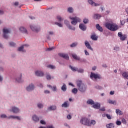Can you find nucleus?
I'll use <instances>...</instances> for the list:
<instances>
[{"label":"nucleus","mask_w":128,"mask_h":128,"mask_svg":"<svg viewBox=\"0 0 128 128\" xmlns=\"http://www.w3.org/2000/svg\"><path fill=\"white\" fill-rule=\"evenodd\" d=\"M36 74L37 76H44V74L42 71H37L36 72Z\"/></svg>","instance_id":"obj_13"},{"label":"nucleus","mask_w":128,"mask_h":128,"mask_svg":"<svg viewBox=\"0 0 128 128\" xmlns=\"http://www.w3.org/2000/svg\"><path fill=\"white\" fill-rule=\"evenodd\" d=\"M122 76L124 78H126V80H128V72H124Z\"/></svg>","instance_id":"obj_25"},{"label":"nucleus","mask_w":128,"mask_h":128,"mask_svg":"<svg viewBox=\"0 0 128 128\" xmlns=\"http://www.w3.org/2000/svg\"><path fill=\"white\" fill-rule=\"evenodd\" d=\"M108 104H114V105H116V101H112V100H108Z\"/></svg>","instance_id":"obj_27"},{"label":"nucleus","mask_w":128,"mask_h":128,"mask_svg":"<svg viewBox=\"0 0 128 128\" xmlns=\"http://www.w3.org/2000/svg\"><path fill=\"white\" fill-rule=\"evenodd\" d=\"M31 29L33 32H38L40 30V29H38L36 27H34V26H30Z\"/></svg>","instance_id":"obj_18"},{"label":"nucleus","mask_w":128,"mask_h":128,"mask_svg":"<svg viewBox=\"0 0 128 128\" xmlns=\"http://www.w3.org/2000/svg\"><path fill=\"white\" fill-rule=\"evenodd\" d=\"M12 112L14 114H18L20 112V109L16 107H13L12 108Z\"/></svg>","instance_id":"obj_11"},{"label":"nucleus","mask_w":128,"mask_h":128,"mask_svg":"<svg viewBox=\"0 0 128 128\" xmlns=\"http://www.w3.org/2000/svg\"><path fill=\"white\" fill-rule=\"evenodd\" d=\"M4 32V38L6 40L8 38V34H10V31L8 29L4 28L3 30Z\"/></svg>","instance_id":"obj_5"},{"label":"nucleus","mask_w":128,"mask_h":128,"mask_svg":"<svg viewBox=\"0 0 128 128\" xmlns=\"http://www.w3.org/2000/svg\"><path fill=\"white\" fill-rule=\"evenodd\" d=\"M68 102H65L62 105V108H68L70 104H68Z\"/></svg>","instance_id":"obj_29"},{"label":"nucleus","mask_w":128,"mask_h":128,"mask_svg":"<svg viewBox=\"0 0 128 128\" xmlns=\"http://www.w3.org/2000/svg\"><path fill=\"white\" fill-rule=\"evenodd\" d=\"M56 110V106H52L48 108V110Z\"/></svg>","instance_id":"obj_32"},{"label":"nucleus","mask_w":128,"mask_h":128,"mask_svg":"<svg viewBox=\"0 0 128 128\" xmlns=\"http://www.w3.org/2000/svg\"><path fill=\"white\" fill-rule=\"evenodd\" d=\"M34 90V84H30L26 88L28 92H32V90Z\"/></svg>","instance_id":"obj_9"},{"label":"nucleus","mask_w":128,"mask_h":128,"mask_svg":"<svg viewBox=\"0 0 128 128\" xmlns=\"http://www.w3.org/2000/svg\"><path fill=\"white\" fill-rule=\"evenodd\" d=\"M98 38L96 36V34L92 35L91 36V38L92 40H98Z\"/></svg>","instance_id":"obj_26"},{"label":"nucleus","mask_w":128,"mask_h":128,"mask_svg":"<svg viewBox=\"0 0 128 128\" xmlns=\"http://www.w3.org/2000/svg\"><path fill=\"white\" fill-rule=\"evenodd\" d=\"M88 3L90 4H91V6H99L100 4H96V3H94V1L92 0H90L88 1Z\"/></svg>","instance_id":"obj_12"},{"label":"nucleus","mask_w":128,"mask_h":128,"mask_svg":"<svg viewBox=\"0 0 128 128\" xmlns=\"http://www.w3.org/2000/svg\"><path fill=\"white\" fill-rule=\"evenodd\" d=\"M40 124H46V122L44 121V120H41L40 121Z\"/></svg>","instance_id":"obj_55"},{"label":"nucleus","mask_w":128,"mask_h":128,"mask_svg":"<svg viewBox=\"0 0 128 128\" xmlns=\"http://www.w3.org/2000/svg\"><path fill=\"white\" fill-rule=\"evenodd\" d=\"M0 14H4V11L0 10Z\"/></svg>","instance_id":"obj_63"},{"label":"nucleus","mask_w":128,"mask_h":128,"mask_svg":"<svg viewBox=\"0 0 128 128\" xmlns=\"http://www.w3.org/2000/svg\"><path fill=\"white\" fill-rule=\"evenodd\" d=\"M120 22H121L122 26H124V24H126V22H124V20L121 21Z\"/></svg>","instance_id":"obj_53"},{"label":"nucleus","mask_w":128,"mask_h":128,"mask_svg":"<svg viewBox=\"0 0 128 128\" xmlns=\"http://www.w3.org/2000/svg\"><path fill=\"white\" fill-rule=\"evenodd\" d=\"M38 106L39 108H44V105L41 104H38Z\"/></svg>","instance_id":"obj_43"},{"label":"nucleus","mask_w":128,"mask_h":128,"mask_svg":"<svg viewBox=\"0 0 128 128\" xmlns=\"http://www.w3.org/2000/svg\"><path fill=\"white\" fill-rule=\"evenodd\" d=\"M77 86L81 92H86V86L82 83V80L77 81Z\"/></svg>","instance_id":"obj_3"},{"label":"nucleus","mask_w":128,"mask_h":128,"mask_svg":"<svg viewBox=\"0 0 128 128\" xmlns=\"http://www.w3.org/2000/svg\"><path fill=\"white\" fill-rule=\"evenodd\" d=\"M68 12H70V14H72L74 12V9L72 8H68Z\"/></svg>","instance_id":"obj_39"},{"label":"nucleus","mask_w":128,"mask_h":128,"mask_svg":"<svg viewBox=\"0 0 128 128\" xmlns=\"http://www.w3.org/2000/svg\"><path fill=\"white\" fill-rule=\"evenodd\" d=\"M93 108L96 110H100V104L99 103L94 104L93 106Z\"/></svg>","instance_id":"obj_16"},{"label":"nucleus","mask_w":128,"mask_h":128,"mask_svg":"<svg viewBox=\"0 0 128 128\" xmlns=\"http://www.w3.org/2000/svg\"><path fill=\"white\" fill-rule=\"evenodd\" d=\"M68 24H69L68 21L65 20V24H66V26H68L70 30H76V28H72V26H68Z\"/></svg>","instance_id":"obj_17"},{"label":"nucleus","mask_w":128,"mask_h":128,"mask_svg":"<svg viewBox=\"0 0 128 128\" xmlns=\"http://www.w3.org/2000/svg\"><path fill=\"white\" fill-rule=\"evenodd\" d=\"M30 46L25 44L23 46H22L21 47L19 48L18 49V52H24V46Z\"/></svg>","instance_id":"obj_21"},{"label":"nucleus","mask_w":128,"mask_h":128,"mask_svg":"<svg viewBox=\"0 0 128 128\" xmlns=\"http://www.w3.org/2000/svg\"><path fill=\"white\" fill-rule=\"evenodd\" d=\"M20 30L22 32H23L24 34H28V30L24 27H21L20 28Z\"/></svg>","instance_id":"obj_20"},{"label":"nucleus","mask_w":128,"mask_h":128,"mask_svg":"<svg viewBox=\"0 0 128 128\" xmlns=\"http://www.w3.org/2000/svg\"><path fill=\"white\" fill-rule=\"evenodd\" d=\"M106 26L111 32H116L120 28L118 26L114 24L107 23L106 24Z\"/></svg>","instance_id":"obj_2"},{"label":"nucleus","mask_w":128,"mask_h":128,"mask_svg":"<svg viewBox=\"0 0 128 128\" xmlns=\"http://www.w3.org/2000/svg\"><path fill=\"white\" fill-rule=\"evenodd\" d=\"M2 77L1 76H0V82H2Z\"/></svg>","instance_id":"obj_64"},{"label":"nucleus","mask_w":128,"mask_h":128,"mask_svg":"<svg viewBox=\"0 0 128 128\" xmlns=\"http://www.w3.org/2000/svg\"><path fill=\"white\" fill-rule=\"evenodd\" d=\"M67 118L68 120H72V116L70 115H68V116H67Z\"/></svg>","instance_id":"obj_52"},{"label":"nucleus","mask_w":128,"mask_h":128,"mask_svg":"<svg viewBox=\"0 0 128 128\" xmlns=\"http://www.w3.org/2000/svg\"><path fill=\"white\" fill-rule=\"evenodd\" d=\"M96 88H97V90H102V87L100 86H96Z\"/></svg>","instance_id":"obj_58"},{"label":"nucleus","mask_w":128,"mask_h":128,"mask_svg":"<svg viewBox=\"0 0 128 128\" xmlns=\"http://www.w3.org/2000/svg\"><path fill=\"white\" fill-rule=\"evenodd\" d=\"M49 34H50V36H53L54 32H49Z\"/></svg>","instance_id":"obj_61"},{"label":"nucleus","mask_w":128,"mask_h":128,"mask_svg":"<svg viewBox=\"0 0 128 128\" xmlns=\"http://www.w3.org/2000/svg\"><path fill=\"white\" fill-rule=\"evenodd\" d=\"M100 110L101 112H106V108H102L101 109H100Z\"/></svg>","instance_id":"obj_51"},{"label":"nucleus","mask_w":128,"mask_h":128,"mask_svg":"<svg viewBox=\"0 0 128 128\" xmlns=\"http://www.w3.org/2000/svg\"><path fill=\"white\" fill-rule=\"evenodd\" d=\"M116 124L117 126H122V122L120 121H117Z\"/></svg>","instance_id":"obj_48"},{"label":"nucleus","mask_w":128,"mask_h":128,"mask_svg":"<svg viewBox=\"0 0 128 128\" xmlns=\"http://www.w3.org/2000/svg\"><path fill=\"white\" fill-rule=\"evenodd\" d=\"M33 120H34V122H40V118L36 116H34Z\"/></svg>","instance_id":"obj_23"},{"label":"nucleus","mask_w":128,"mask_h":128,"mask_svg":"<svg viewBox=\"0 0 128 128\" xmlns=\"http://www.w3.org/2000/svg\"><path fill=\"white\" fill-rule=\"evenodd\" d=\"M8 120L13 119V120H20V117L18 116H10L8 118Z\"/></svg>","instance_id":"obj_10"},{"label":"nucleus","mask_w":128,"mask_h":128,"mask_svg":"<svg viewBox=\"0 0 128 128\" xmlns=\"http://www.w3.org/2000/svg\"><path fill=\"white\" fill-rule=\"evenodd\" d=\"M72 57L74 60H80V58L76 54H73Z\"/></svg>","instance_id":"obj_30"},{"label":"nucleus","mask_w":128,"mask_h":128,"mask_svg":"<svg viewBox=\"0 0 128 128\" xmlns=\"http://www.w3.org/2000/svg\"><path fill=\"white\" fill-rule=\"evenodd\" d=\"M116 114H120V116H122L123 114L122 112L118 109L116 110Z\"/></svg>","instance_id":"obj_31"},{"label":"nucleus","mask_w":128,"mask_h":128,"mask_svg":"<svg viewBox=\"0 0 128 128\" xmlns=\"http://www.w3.org/2000/svg\"><path fill=\"white\" fill-rule=\"evenodd\" d=\"M50 92L48 90H46L45 91V94H50Z\"/></svg>","instance_id":"obj_62"},{"label":"nucleus","mask_w":128,"mask_h":128,"mask_svg":"<svg viewBox=\"0 0 128 128\" xmlns=\"http://www.w3.org/2000/svg\"><path fill=\"white\" fill-rule=\"evenodd\" d=\"M81 124L84 126H94L96 122L95 120H92L91 122L89 121L88 118H83L80 120Z\"/></svg>","instance_id":"obj_1"},{"label":"nucleus","mask_w":128,"mask_h":128,"mask_svg":"<svg viewBox=\"0 0 128 128\" xmlns=\"http://www.w3.org/2000/svg\"><path fill=\"white\" fill-rule=\"evenodd\" d=\"M100 18H102V16L98 14H94L93 16V18H94V20H100Z\"/></svg>","instance_id":"obj_19"},{"label":"nucleus","mask_w":128,"mask_h":128,"mask_svg":"<svg viewBox=\"0 0 128 128\" xmlns=\"http://www.w3.org/2000/svg\"><path fill=\"white\" fill-rule=\"evenodd\" d=\"M59 56L61 58H65V60H70V57L68 56V55L66 54H60Z\"/></svg>","instance_id":"obj_8"},{"label":"nucleus","mask_w":128,"mask_h":128,"mask_svg":"<svg viewBox=\"0 0 128 128\" xmlns=\"http://www.w3.org/2000/svg\"><path fill=\"white\" fill-rule=\"evenodd\" d=\"M86 46L87 47L88 50H94V49L92 48V46H90V42H88V41H86L85 42Z\"/></svg>","instance_id":"obj_15"},{"label":"nucleus","mask_w":128,"mask_h":128,"mask_svg":"<svg viewBox=\"0 0 128 128\" xmlns=\"http://www.w3.org/2000/svg\"><path fill=\"white\" fill-rule=\"evenodd\" d=\"M78 46V43H73L70 45L71 48H76Z\"/></svg>","instance_id":"obj_41"},{"label":"nucleus","mask_w":128,"mask_h":128,"mask_svg":"<svg viewBox=\"0 0 128 128\" xmlns=\"http://www.w3.org/2000/svg\"><path fill=\"white\" fill-rule=\"evenodd\" d=\"M70 68H71L72 72H78V68L76 67H72V66H70Z\"/></svg>","instance_id":"obj_35"},{"label":"nucleus","mask_w":128,"mask_h":128,"mask_svg":"<svg viewBox=\"0 0 128 128\" xmlns=\"http://www.w3.org/2000/svg\"><path fill=\"white\" fill-rule=\"evenodd\" d=\"M19 4L18 2H16L14 4V6H18Z\"/></svg>","instance_id":"obj_60"},{"label":"nucleus","mask_w":128,"mask_h":128,"mask_svg":"<svg viewBox=\"0 0 128 128\" xmlns=\"http://www.w3.org/2000/svg\"><path fill=\"white\" fill-rule=\"evenodd\" d=\"M80 28L82 30H83V32H86V26L84 24H80Z\"/></svg>","instance_id":"obj_14"},{"label":"nucleus","mask_w":128,"mask_h":128,"mask_svg":"<svg viewBox=\"0 0 128 128\" xmlns=\"http://www.w3.org/2000/svg\"><path fill=\"white\" fill-rule=\"evenodd\" d=\"M106 116L108 118V120H112V116H110V115L106 114Z\"/></svg>","instance_id":"obj_47"},{"label":"nucleus","mask_w":128,"mask_h":128,"mask_svg":"<svg viewBox=\"0 0 128 128\" xmlns=\"http://www.w3.org/2000/svg\"><path fill=\"white\" fill-rule=\"evenodd\" d=\"M122 122H124L125 124H126V120L125 119H123L122 120Z\"/></svg>","instance_id":"obj_56"},{"label":"nucleus","mask_w":128,"mask_h":128,"mask_svg":"<svg viewBox=\"0 0 128 128\" xmlns=\"http://www.w3.org/2000/svg\"><path fill=\"white\" fill-rule=\"evenodd\" d=\"M110 94L111 96H114V91H111L110 92Z\"/></svg>","instance_id":"obj_54"},{"label":"nucleus","mask_w":128,"mask_h":128,"mask_svg":"<svg viewBox=\"0 0 128 128\" xmlns=\"http://www.w3.org/2000/svg\"><path fill=\"white\" fill-rule=\"evenodd\" d=\"M57 19L59 22H62V20H64V19L60 17V16H57Z\"/></svg>","instance_id":"obj_42"},{"label":"nucleus","mask_w":128,"mask_h":128,"mask_svg":"<svg viewBox=\"0 0 128 128\" xmlns=\"http://www.w3.org/2000/svg\"><path fill=\"white\" fill-rule=\"evenodd\" d=\"M70 20H72L71 22V24L73 26H76V24H78V22H82V20H80V18H78V17H75V18L70 17Z\"/></svg>","instance_id":"obj_4"},{"label":"nucleus","mask_w":128,"mask_h":128,"mask_svg":"<svg viewBox=\"0 0 128 128\" xmlns=\"http://www.w3.org/2000/svg\"><path fill=\"white\" fill-rule=\"evenodd\" d=\"M78 90L76 88H74L72 90V94H78Z\"/></svg>","instance_id":"obj_36"},{"label":"nucleus","mask_w":128,"mask_h":128,"mask_svg":"<svg viewBox=\"0 0 128 128\" xmlns=\"http://www.w3.org/2000/svg\"><path fill=\"white\" fill-rule=\"evenodd\" d=\"M56 26H59V28H62V24L56 22Z\"/></svg>","instance_id":"obj_45"},{"label":"nucleus","mask_w":128,"mask_h":128,"mask_svg":"<svg viewBox=\"0 0 128 128\" xmlns=\"http://www.w3.org/2000/svg\"><path fill=\"white\" fill-rule=\"evenodd\" d=\"M48 68H50L51 70H56V66H54L52 65H49L48 66Z\"/></svg>","instance_id":"obj_38"},{"label":"nucleus","mask_w":128,"mask_h":128,"mask_svg":"<svg viewBox=\"0 0 128 128\" xmlns=\"http://www.w3.org/2000/svg\"><path fill=\"white\" fill-rule=\"evenodd\" d=\"M87 104H90L91 106L94 105V102L92 100H90L88 101Z\"/></svg>","instance_id":"obj_28"},{"label":"nucleus","mask_w":128,"mask_h":128,"mask_svg":"<svg viewBox=\"0 0 128 128\" xmlns=\"http://www.w3.org/2000/svg\"><path fill=\"white\" fill-rule=\"evenodd\" d=\"M1 118H6L8 116H6V115L3 114L1 116Z\"/></svg>","instance_id":"obj_50"},{"label":"nucleus","mask_w":128,"mask_h":128,"mask_svg":"<svg viewBox=\"0 0 128 128\" xmlns=\"http://www.w3.org/2000/svg\"><path fill=\"white\" fill-rule=\"evenodd\" d=\"M16 80L18 82H22V76H20V78H17Z\"/></svg>","instance_id":"obj_40"},{"label":"nucleus","mask_w":128,"mask_h":128,"mask_svg":"<svg viewBox=\"0 0 128 128\" xmlns=\"http://www.w3.org/2000/svg\"><path fill=\"white\" fill-rule=\"evenodd\" d=\"M85 54L86 56H90V54H88V52L86 50H85Z\"/></svg>","instance_id":"obj_57"},{"label":"nucleus","mask_w":128,"mask_h":128,"mask_svg":"<svg viewBox=\"0 0 128 128\" xmlns=\"http://www.w3.org/2000/svg\"><path fill=\"white\" fill-rule=\"evenodd\" d=\"M54 50V48H49L47 50H48L49 52H51V50Z\"/></svg>","instance_id":"obj_59"},{"label":"nucleus","mask_w":128,"mask_h":128,"mask_svg":"<svg viewBox=\"0 0 128 128\" xmlns=\"http://www.w3.org/2000/svg\"><path fill=\"white\" fill-rule=\"evenodd\" d=\"M48 88H52L53 90V92H56V86H54V88L52 86H51L48 85Z\"/></svg>","instance_id":"obj_33"},{"label":"nucleus","mask_w":128,"mask_h":128,"mask_svg":"<svg viewBox=\"0 0 128 128\" xmlns=\"http://www.w3.org/2000/svg\"><path fill=\"white\" fill-rule=\"evenodd\" d=\"M96 28L99 30V32H104V29H102V28L99 24H98L96 25Z\"/></svg>","instance_id":"obj_22"},{"label":"nucleus","mask_w":128,"mask_h":128,"mask_svg":"<svg viewBox=\"0 0 128 128\" xmlns=\"http://www.w3.org/2000/svg\"><path fill=\"white\" fill-rule=\"evenodd\" d=\"M84 22L85 24H88V19H84Z\"/></svg>","instance_id":"obj_46"},{"label":"nucleus","mask_w":128,"mask_h":128,"mask_svg":"<svg viewBox=\"0 0 128 128\" xmlns=\"http://www.w3.org/2000/svg\"><path fill=\"white\" fill-rule=\"evenodd\" d=\"M62 90L63 92H66V84H64V86L62 88Z\"/></svg>","instance_id":"obj_34"},{"label":"nucleus","mask_w":128,"mask_h":128,"mask_svg":"<svg viewBox=\"0 0 128 128\" xmlns=\"http://www.w3.org/2000/svg\"><path fill=\"white\" fill-rule=\"evenodd\" d=\"M52 78H54V77H52L50 75L47 74L46 75V79L48 80H50Z\"/></svg>","instance_id":"obj_37"},{"label":"nucleus","mask_w":128,"mask_h":128,"mask_svg":"<svg viewBox=\"0 0 128 128\" xmlns=\"http://www.w3.org/2000/svg\"><path fill=\"white\" fill-rule=\"evenodd\" d=\"M118 36L120 38L121 40H126L127 36L126 35H122V32H119L118 34Z\"/></svg>","instance_id":"obj_7"},{"label":"nucleus","mask_w":128,"mask_h":128,"mask_svg":"<svg viewBox=\"0 0 128 128\" xmlns=\"http://www.w3.org/2000/svg\"><path fill=\"white\" fill-rule=\"evenodd\" d=\"M107 128H114V124L112 123H110L106 126Z\"/></svg>","instance_id":"obj_24"},{"label":"nucleus","mask_w":128,"mask_h":128,"mask_svg":"<svg viewBox=\"0 0 128 128\" xmlns=\"http://www.w3.org/2000/svg\"><path fill=\"white\" fill-rule=\"evenodd\" d=\"M90 78L92 80V78H94L95 80H97V78H98V80H100V75L94 74L92 72L91 73Z\"/></svg>","instance_id":"obj_6"},{"label":"nucleus","mask_w":128,"mask_h":128,"mask_svg":"<svg viewBox=\"0 0 128 128\" xmlns=\"http://www.w3.org/2000/svg\"><path fill=\"white\" fill-rule=\"evenodd\" d=\"M10 46H12V48H14V46H16V44H14V42H10Z\"/></svg>","instance_id":"obj_44"},{"label":"nucleus","mask_w":128,"mask_h":128,"mask_svg":"<svg viewBox=\"0 0 128 128\" xmlns=\"http://www.w3.org/2000/svg\"><path fill=\"white\" fill-rule=\"evenodd\" d=\"M78 72H80V74H82V72H84V70L80 69V70H78Z\"/></svg>","instance_id":"obj_49"}]
</instances>
